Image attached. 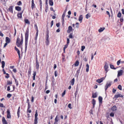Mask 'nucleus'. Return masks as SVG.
<instances>
[{
    "label": "nucleus",
    "instance_id": "1",
    "mask_svg": "<svg viewBox=\"0 0 124 124\" xmlns=\"http://www.w3.org/2000/svg\"><path fill=\"white\" fill-rule=\"evenodd\" d=\"M29 29L27 28L26 29L25 33V51H26L28 45V41L29 36Z\"/></svg>",
    "mask_w": 124,
    "mask_h": 124
},
{
    "label": "nucleus",
    "instance_id": "2",
    "mask_svg": "<svg viewBox=\"0 0 124 124\" xmlns=\"http://www.w3.org/2000/svg\"><path fill=\"white\" fill-rule=\"evenodd\" d=\"M23 43V41H22V40L20 39L19 38H18L17 39L16 42V44L17 47H21L22 46Z\"/></svg>",
    "mask_w": 124,
    "mask_h": 124
},
{
    "label": "nucleus",
    "instance_id": "3",
    "mask_svg": "<svg viewBox=\"0 0 124 124\" xmlns=\"http://www.w3.org/2000/svg\"><path fill=\"white\" fill-rule=\"evenodd\" d=\"M38 111L37 110H36L35 111V119L34 120V124H37L38 123Z\"/></svg>",
    "mask_w": 124,
    "mask_h": 124
},
{
    "label": "nucleus",
    "instance_id": "4",
    "mask_svg": "<svg viewBox=\"0 0 124 124\" xmlns=\"http://www.w3.org/2000/svg\"><path fill=\"white\" fill-rule=\"evenodd\" d=\"M59 120L58 116L57 115L54 119V124H58V121Z\"/></svg>",
    "mask_w": 124,
    "mask_h": 124
},
{
    "label": "nucleus",
    "instance_id": "5",
    "mask_svg": "<svg viewBox=\"0 0 124 124\" xmlns=\"http://www.w3.org/2000/svg\"><path fill=\"white\" fill-rule=\"evenodd\" d=\"M117 77H119L122 75L124 72L123 70H120L118 71Z\"/></svg>",
    "mask_w": 124,
    "mask_h": 124
},
{
    "label": "nucleus",
    "instance_id": "6",
    "mask_svg": "<svg viewBox=\"0 0 124 124\" xmlns=\"http://www.w3.org/2000/svg\"><path fill=\"white\" fill-rule=\"evenodd\" d=\"M104 67L105 71L106 72V73L108 70V64L107 63H106L105 64L104 66Z\"/></svg>",
    "mask_w": 124,
    "mask_h": 124
},
{
    "label": "nucleus",
    "instance_id": "7",
    "mask_svg": "<svg viewBox=\"0 0 124 124\" xmlns=\"http://www.w3.org/2000/svg\"><path fill=\"white\" fill-rule=\"evenodd\" d=\"M7 117L8 118H11V116L9 110L8 109L7 111Z\"/></svg>",
    "mask_w": 124,
    "mask_h": 124
},
{
    "label": "nucleus",
    "instance_id": "8",
    "mask_svg": "<svg viewBox=\"0 0 124 124\" xmlns=\"http://www.w3.org/2000/svg\"><path fill=\"white\" fill-rule=\"evenodd\" d=\"M111 82H108L107 83L105 87V90H106L108 87L110 86L111 85Z\"/></svg>",
    "mask_w": 124,
    "mask_h": 124
},
{
    "label": "nucleus",
    "instance_id": "9",
    "mask_svg": "<svg viewBox=\"0 0 124 124\" xmlns=\"http://www.w3.org/2000/svg\"><path fill=\"white\" fill-rule=\"evenodd\" d=\"M13 6H10L8 8L9 11L12 13H13Z\"/></svg>",
    "mask_w": 124,
    "mask_h": 124
},
{
    "label": "nucleus",
    "instance_id": "10",
    "mask_svg": "<svg viewBox=\"0 0 124 124\" xmlns=\"http://www.w3.org/2000/svg\"><path fill=\"white\" fill-rule=\"evenodd\" d=\"M2 121L3 124H8L7 122L4 117H2Z\"/></svg>",
    "mask_w": 124,
    "mask_h": 124
},
{
    "label": "nucleus",
    "instance_id": "11",
    "mask_svg": "<svg viewBox=\"0 0 124 124\" xmlns=\"http://www.w3.org/2000/svg\"><path fill=\"white\" fill-rule=\"evenodd\" d=\"M120 97H123V96L120 93H118L116 94L115 96V97L116 98H117Z\"/></svg>",
    "mask_w": 124,
    "mask_h": 124
},
{
    "label": "nucleus",
    "instance_id": "12",
    "mask_svg": "<svg viewBox=\"0 0 124 124\" xmlns=\"http://www.w3.org/2000/svg\"><path fill=\"white\" fill-rule=\"evenodd\" d=\"M20 107H18L17 112V115L18 116V118L20 117Z\"/></svg>",
    "mask_w": 124,
    "mask_h": 124
},
{
    "label": "nucleus",
    "instance_id": "13",
    "mask_svg": "<svg viewBox=\"0 0 124 124\" xmlns=\"http://www.w3.org/2000/svg\"><path fill=\"white\" fill-rule=\"evenodd\" d=\"M83 19V16L82 15H80L78 18V20L80 22V23H81L82 22Z\"/></svg>",
    "mask_w": 124,
    "mask_h": 124
},
{
    "label": "nucleus",
    "instance_id": "14",
    "mask_svg": "<svg viewBox=\"0 0 124 124\" xmlns=\"http://www.w3.org/2000/svg\"><path fill=\"white\" fill-rule=\"evenodd\" d=\"M31 68L30 67L28 71V76L29 78L30 76L31 75Z\"/></svg>",
    "mask_w": 124,
    "mask_h": 124
},
{
    "label": "nucleus",
    "instance_id": "15",
    "mask_svg": "<svg viewBox=\"0 0 124 124\" xmlns=\"http://www.w3.org/2000/svg\"><path fill=\"white\" fill-rule=\"evenodd\" d=\"M15 8L16 10L19 11H20L21 9V8L19 6L16 7Z\"/></svg>",
    "mask_w": 124,
    "mask_h": 124
},
{
    "label": "nucleus",
    "instance_id": "16",
    "mask_svg": "<svg viewBox=\"0 0 124 124\" xmlns=\"http://www.w3.org/2000/svg\"><path fill=\"white\" fill-rule=\"evenodd\" d=\"M68 29V30L67 31V32L68 33H70L72 31V27L71 26H69Z\"/></svg>",
    "mask_w": 124,
    "mask_h": 124
},
{
    "label": "nucleus",
    "instance_id": "17",
    "mask_svg": "<svg viewBox=\"0 0 124 124\" xmlns=\"http://www.w3.org/2000/svg\"><path fill=\"white\" fill-rule=\"evenodd\" d=\"M39 64L38 62H36V69L37 70H38L39 68Z\"/></svg>",
    "mask_w": 124,
    "mask_h": 124
},
{
    "label": "nucleus",
    "instance_id": "18",
    "mask_svg": "<svg viewBox=\"0 0 124 124\" xmlns=\"http://www.w3.org/2000/svg\"><path fill=\"white\" fill-rule=\"evenodd\" d=\"M23 12V11L22 12L18 13L17 14V16L18 18H21L22 17V15Z\"/></svg>",
    "mask_w": 124,
    "mask_h": 124
},
{
    "label": "nucleus",
    "instance_id": "19",
    "mask_svg": "<svg viewBox=\"0 0 124 124\" xmlns=\"http://www.w3.org/2000/svg\"><path fill=\"white\" fill-rule=\"evenodd\" d=\"M33 80H35V76L36 75V71H33Z\"/></svg>",
    "mask_w": 124,
    "mask_h": 124
},
{
    "label": "nucleus",
    "instance_id": "20",
    "mask_svg": "<svg viewBox=\"0 0 124 124\" xmlns=\"http://www.w3.org/2000/svg\"><path fill=\"white\" fill-rule=\"evenodd\" d=\"M10 39L8 37H6V42L7 43H9L10 42Z\"/></svg>",
    "mask_w": 124,
    "mask_h": 124
},
{
    "label": "nucleus",
    "instance_id": "21",
    "mask_svg": "<svg viewBox=\"0 0 124 124\" xmlns=\"http://www.w3.org/2000/svg\"><path fill=\"white\" fill-rule=\"evenodd\" d=\"M97 94L96 93V92L95 93H92V97L94 98L96 97H97Z\"/></svg>",
    "mask_w": 124,
    "mask_h": 124
},
{
    "label": "nucleus",
    "instance_id": "22",
    "mask_svg": "<svg viewBox=\"0 0 124 124\" xmlns=\"http://www.w3.org/2000/svg\"><path fill=\"white\" fill-rule=\"evenodd\" d=\"M75 82V79L74 78H73L70 81V82L71 83V84L72 85H73L74 83Z\"/></svg>",
    "mask_w": 124,
    "mask_h": 124
},
{
    "label": "nucleus",
    "instance_id": "23",
    "mask_svg": "<svg viewBox=\"0 0 124 124\" xmlns=\"http://www.w3.org/2000/svg\"><path fill=\"white\" fill-rule=\"evenodd\" d=\"M86 71L87 72H88L89 71V66L88 64L87 63L86 65Z\"/></svg>",
    "mask_w": 124,
    "mask_h": 124
},
{
    "label": "nucleus",
    "instance_id": "24",
    "mask_svg": "<svg viewBox=\"0 0 124 124\" xmlns=\"http://www.w3.org/2000/svg\"><path fill=\"white\" fill-rule=\"evenodd\" d=\"M117 108L116 106H114L111 108V110L113 111H116V110Z\"/></svg>",
    "mask_w": 124,
    "mask_h": 124
},
{
    "label": "nucleus",
    "instance_id": "25",
    "mask_svg": "<svg viewBox=\"0 0 124 124\" xmlns=\"http://www.w3.org/2000/svg\"><path fill=\"white\" fill-rule=\"evenodd\" d=\"M92 103L93 105V108L94 107L95 105V104L96 101L95 100L93 99L92 100Z\"/></svg>",
    "mask_w": 124,
    "mask_h": 124
},
{
    "label": "nucleus",
    "instance_id": "26",
    "mask_svg": "<svg viewBox=\"0 0 124 124\" xmlns=\"http://www.w3.org/2000/svg\"><path fill=\"white\" fill-rule=\"evenodd\" d=\"M24 21L25 23H27L28 24H30V21L28 19H24Z\"/></svg>",
    "mask_w": 124,
    "mask_h": 124
},
{
    "label": "nucleus",
    "instance_id": "27",
    "mask_svg": "<svg viewBox=\"0 0 124 124\" xmlns=\"http://www.w3.org/2000/svg\"><path fill=\"white\" fill-rule=\"evenodd\" d=\"M45 43L46 45L48 46L49 44V39H46Z\"/></svg>",
    "mask_w": 124,
    "mask_h": 124
},
{
    "label": "nucleus",
    "instance_id": "28",
    "mask_svg": "<svg viewBox=\"0 0 124 124\" xmlns=\"http://www.w3.org/2000/svg\"><path fill=\"white\" fill-rule=\"evenodd\" d=\"M65 16V14L64 13V12L62 14V24L63 23V22L64 21V18Z\"/></svg>",
    "mask_w": 124,
    "mask_h": 124
},
{
    "label": "nucleus",
    "instance_id": "29",
    "mask_svg": "<svg viewBox=\"0 0 124 124\" xmlns=\"http://www.w3.org/2000/svg\"><path fill=\"white\" fill-rule=\"evenodd\" d=\"M31 107V106H30L29 107V106H28V108L27 109V112H28V113H30L31 112V110L30 109V108Z\"/></svg>",
    "mask_w": 124,
    "mask_h": 124
},
{
    "label": "nucleus",
    "instance_id": "30",
    "mask_svg": "<svg viewBox=\"0 0 124 124\" xmlns=\"http://www.w3.org/2000/svg\"><path fill=\"white\" fill-rule=\"evenodd\" d=\"M79 63V62L78 61H76L75 63L74 64V65L75 66H78Z\"/></svg>",
    "mask_w": 124,
    "mask_h": 124
},
{
    "label": "nucleus",
    "instance_id": "31",
    "mask_svg": "<svg viewBox=\"0 0 124 124\" xmlns=\"http://www.w3.org/2000/svg\"><path fill=\"white\" fill-rule=\"evenodd\" d=\"M49 4L51 6H52L53 5V0H49Z\"/></svg>",
    "mask_w": 124,
    "mask_h": 124
},
{
    "label": "nucleus",
    "instance_id": "32",
    "mask_svg": "<svg viewBox=\"0 0 124 124\" xmlns=\"http://www.w3.org/2000/svg\"><path fill=\"white\" fill-rule=\"evenodd\" d=\"M49 32L48 31L47 32V34L46 36V39H49Z\"/></svg>",
    "mask_w": 124,
    "mask_h": 124
},
{
    "label": "nucleus",
    "instance_id": "33",
    "mask_svg": "<svg viewBox=\"0 0 124 124\" xmlns=\"http://www.w3.org/2000/svg\"><path fill=\"white\" fill-rule=\"evenodd\" d=\"M5 62L4 61H2L1 62V64L2 65V68H3L5 66Z\"/></svg>",
    "mask_w": 124,
    "mask_h": 124
},
{
    "label": "nucleus",
    "instance_id": "34",
    "mask_svg": "<svg viewBox=\"0 0 124 124\" xmlns=\"http://www.w3.org/2000/svg\"><path fill=\"white\" fill-rule=\"evenodd\" d=\"M15 83L16 84V86H18V81L16 79H15Z\"/></svg>",
    "mask_w": 124,
    "mask_h": 124
},
{
    "label": "nucleus",
    "instance_id": "35",
    "mask_svg": "<svg viewBox=\"0 0 124 124\" xmlns=\"http://www.w3.org/2000/svg\"><path fill=\"white\" fill-rule=\"evenodd\" d=\"M90 14L88 13L86 14L85 16V18L87 19H88L89 17H90Z\"/></svg>",
    "mask_w": 124,
    "mask_h": 124
},
{
    "label": "nucleus",
    "instance_id": "36",
    "mask_svg": "<svg viewBox=\"0 0 124 124\" xmlns=\"http://www.w3.org/2000/svg\"><path fill=\"white\" fill-rule=\"evenodd\" d=\"M26 102L28 103V106H29V107H30V106H31V105L30 104V103L29 102V99H28L27 100Z\"/></svg>",
    "mask_w": 124,
    "mask_h": 124
},
{
    "label": "nucleus",
    "instance_id": "37",
    "mask_svg": "<svg viewBox=\"0 0 124 124\" xmlns=\"http://www.w3.org/2000/svg\"><path fill=\"white\" fill-rule=\"evenodd\" d=\"M17 4L18 5L21 6L22 5V3L21 1H19L17 2Z\"/></svg>",
    "mask_w": 124,
    "mask_h": 124
},
{
    "label": "nucleus",
    "instance_id": "38",
    "mask_svg": "<svg viewBox=\"0 0 124 124\" xmlns=\"http://www.w3.org/2000/svg\"><path fill=\"white\" fill-rule=\"evenodd\" d=\"M7 84L8 85L11 84H12V81H10L9 80H8L7 81Z\"/></svg>",
    "mask_w": 124,
    "mask_h": 124
},
{
    "label": "nucleus",
    "instance_id": "39",
    "mask_svg": "<svg viewBox=\"0 0 124 124\" xmlns=\"http://www.w3.org/2000/svg\"><path fill=\"white\" fill-rule=\"evenodd\" d=\"M110 68H111L112 69H114V70H115L116 69V68H114L113 65H112L111 64H110Z\"/></svg>",
    "mask_w": 124,
    "mask_h": 124
},
{
    "label": "nucleus",
    "instance_id": "40",
    "mask_svg": "<svg viewBox=\"0 0 124 124\" xmlns=\"http://www.w3.org/2000/svg\"><path fill=\"white\" fill-rule=\"evenodd\" d=\"M12 96V95L10 93H8L7 95V97L8 98H10Z\"/></svg>",
    "mask_w": 124,
    "mask_h": 124
},
{
    "label": "nucleus",
    "instance_id": "41",
    "mask_svg": "<svg viewBox=\"0 0 124 124\" xmlns=\"http://www.w3.org/2000/svg\"><path fill=\"white\" fill-rule=\"evenodd\" d=\"M121 16V13L119 12L117 14V16L119 17H120Z\"/></svg>",
    "mask_w": 124,
    "mask_h": 124
},
{
    "label": "nucleus",
    "instance_id": "42",
    "mask_svg": "<svg viewBox=\"0 0 124 124\" xmlns=\"http://www.w3.org/2000/svg\"><path fill=\"white\" fill-rule=\"evenodd\" d=\"M118 88L120 90H121L122 89V86L121 85H119L118 86Z\"/></svg>",
    "mask_w": 124,
    "mask_h": 124
},
{
    "label": "nucleus",
    "instance_id": "43",
    "mask_svg": "<svg viewBox=\"0 0 124 124\" xmlns=\"http://www.w3.org/2000/svg\"><path fill=\"white\" fill-rule=\"evenodd\" d=\"M35 6V4L34 3H33L31 4V7L32 9H33L34 8Z\"/></svg>",
    "mask_w": 124,
    "mask_h": 124
},
{
    "label": "nucleus",
    "instance_id": "44",
    "mask_svg": "<svg viewBox=\"0 0 124 124\" xmlns=\"http://www.w3.org/2000/svg\"><path fill=\"white\" fill-rule=\"evenodd\" d=\"M114 115V113L113 112H111L110 114V116L111 117H113Z\"/></svg>",
    "mask_w": 124,
    "mask_h": 124
},
{
    "label": "nucleus",
    "instance_id": "45",
    "mask_svg": "<svg viewBox=\"0 0 124 124\" xmlns=\"http://www.w3.org/2000/svg\"><path fill=\"white\" fill-rule=\"evenodd\" d=\"M69 37L70 38H73V36L72 35V34L70 33V34L69 36Z\"/></svg>",
    "mask_w": 124,
    "mask_h": 124
},
{
    "label": "nucleus",
    "instance_id": "46",
    "mask_svg": "<svg viewBox=\"0 0 124 124\" xmlns=\"http://www.w3.org/2000/svg\"><path fill=\"white\" fill-rule=\"evenodd\" d=\"M120 62H121V60H119L117 62V65L118 66L119 65Z\"/></svg>",
    "mask_w": 124,
    "mask_h": 124
},
{
    "label": "nucleus",
    "instance_id": "47",
    "mask_svg": "<svg viewBox=\"0 0 124 124\" xmlns=\"http://www.w3.org/2000/svg\"><path fill=\"white\" fill-rule=\"evenodd\" d=\"M0 107L5 108V106H4L3 104V103H0Z\"/></svg>",
    "mask_w": 124,
    "mask_h": 124
},
{
    "label": "nucleus",
    "instance_id": "48",
    "mask_svg": "<svg viewBox=\"0 0 124 124\" xmlns=\"http://www.w3.org/2000/svg\"><path fill=\"white\" fill-rule=\"evenodd\" d=\"M38 34H36V36H35V41L36 42V41H37V37H38Z\"/></svg>",
    "mask_w": 124,
    "mask_h": 124
},
{
    "label": "nucleus",
    "instance_id": "49",
    "mask_svg": "<svg viewBox=\"0 0 124 124\" xmlns=\"http://www.w3.org/2000/svg\"><path fill=\"white\" fill-rule=\"evenodd\" d=\"M96 82L99 83H101V79L97 80H96Z\"/></svg>",
    "mask_w": 124,
    "mask_h": 124
},
{
    "label": "nucleus",
    "instance_id": "50",
    "mask_svg": "<svg viewBox=\"0 0 124 124\" xmlns=\"http://www.w3.org/2000/svg\"><path fill=\"white\" fill-rule=\"evenodd\" d=\"M6 74L7 75L6 76H5V77L7 78H8L9 77V74L7 73H6Z\"/></svg>",
    "mask_w": 124,
    "mask_h": 124
},
{
    "label": "nucleus",
    "instance_id": "51",
    "mask_svg": "<svg viewBox=\"0 0 124 124\" xmlns=\"http://www.w3.org/2000/svg\"><path fill=\"white\" fill-rule=\"evenodd\" d=\"M62 61H63L65 59V56L64 54H62Z\"/></svg>",
    "mask_w": 124,
    "mask_h": 124
},
{
    "label": "nucleus",
    "instance_id": "52",
    "mask_svg": "<svg viewBox=\"0 0 124 124\" xmlns=\"http://www.w3.org/2000/svg\"><path fill=\"white\" fill-rule=\"evenodd\" d=\"M99 100L100 103V105L101 103V96H99L98 98Z\"/></svg>",
    "mask_w": 124,
    "mask_h": 124
},
{
    "label": "nucleus",
    "instance_id": "53",
    "mask_svg": "<svg viewBox=\"0 0 124 124\" xmlns=\"http://www.w3.org/2000/svg\"><path fill=\"white\" fill-rule=\"evenodd\" d=\"M85 48V46H81V50L82 51H83L84 49Z\"/></svg>",
    "mask_w": 124,
    "mask_h": 124
},
{
    "label": "nucleus",
    "instance_id": "54",
    "mask_svg": "<svg viewBox=\"0 0 124 124\" xmlns=\"http://www.w3.org/2000/svg\"><path fill=\"white\" fill-rule=\"evenodd\" d=\"M68 44H66V45H65L64 46V47H63V49H66V48L67 47H68Z\"/></svg>",
    "mask_w": 124,
    "mask_h": 124
},
{
    "label": "nucleus",
    "instance_id": "55",
    "mask_svg": "<svg viewBox=\"0 0 124 124\" xmlns=\"http://www.w3.org/2000/svg\"><path fill=\"white\" fill-rule=\"evenodd\" d=\"M65 93H66V91H65V90L64 91L63 93H62V97H63V96L64 95H65Z\"/></svg>",
    "mask_w": 124,
    "mask_h": 124
},
{
    "label": "nucleus",
    "instance_id": "56",
    "mask_svg": "<svg viewBox=\"0 0 124 124\" xmlns=\"http://www.w3.org/2000/svg\"><path fill=\"white\" fill-rule=\"evenodd\" d=\"M68 107L70 109L72 108V107H71V104L70 103L68 105Z\"/></svg>",
    "mask_w": 124,
    "mask_h": 124
},
{
    "label": "nucleus",
    "instance_id": "57",
    "mask_svg": "<svg viewBox=\"0 0 124 124\" xmlns=\"http://www.w3.org/2000/svg\"><path fill=\"white\" fill-rule=\"evenodd\" d=\"M34 97L32 96L31 97V101L32 102H34Z\"/></svg>",
    "mask_w": 124,
    "mask_h": 124
},
{
    "label": "nucleus",
    "instance_id": "58",
    "mask_svg": "<svg viewBox=\"0 0 124 124\" xmlns=\"http://www.w3.org/2000/svg\"><path fill=\"white\" fill-rule=\"evenodd\" d=\"M15 32L14 34V36H15L16 33V30L15 27L14 28Z\"/></svg>",
    "mask_w": 124,
    "mask_h": 124
},
{
    "label": "nucleus",
    "instance_id": "59",
    "mask_svg": "<svg viewBox=\"0 0 124 124\" xmlns=\"http://www.w3.org/2000/svg\"><path fill=\"white\" fill-rule=\"evenodd\" d=\"M106 14L107 15H108L109 17H110V14L109 12L108 11H106Z\"/></svg>",
    "mask_w": 124,
    "mask_h": 124
},
{
    "label": "nucleus",
    "instance_id": "60",
    "mask_svg": "<svg viewBox=\"0 0 124 124\" xmlns=\"http://www.w3.org/2000/svg\"><path fill=\"white\" fill-rule=\"evenodd\" d=\"M53 20H52L51 21V27H52V25H53Z\"/></svg>",
    "mask_w": 124,
    "mask_h": 124
},
{
    "label": "nucleus",
    "instance_id": "61",
    "mask_svg": "<svg viewBox=\"0 0 124 124\" xmlns=\"http://www.w3.org/2000/svg\"><path fill=\"white\" fill-rule=\"evenodd\" d=\"M50 9L51 10L53 11L54 12H55V11L53 10V8L51 7L50 8Z\"/></svg>",
    "mask_w": 124,
    "mask_h": 124
},
{
    "label": "nucleus",
    "instance_id": "62",
    "mask_svg": "<svg viewBox=\"0 0 124 124\" xmlns=\"http://www.w3.org/2000/svg\"><path fill=\"white\" fill-rule=\"evenodd\" d=\"M70 40L68 38L67 39V44H68L69 43Z\"/></svg>",
    "mask_w": 124,
    "mask_h": 124
},
{
    "label": "nucleus",
    "instance_id": "63",
    "mask_svg": "<svg viewBox=\"0 0 124 124\" xmlns=\"http://www.w3.org/2000/svg\"><path fill=\"white\" fill-rule=\"evenodd\" d=\"M78 91L77 90L75 93V96H76V95L78 94Z\"/></svg>",
    "mask_w": 124,
    "mask_h": 124
},
{
    "label": "nucleus",
    "instance_id": "64",
    "mask_svg": "<svg viewBox=\"0 0 124 124\" xmlns=\"http://www.w3.org/2000/svg\"><path fill=\"white\" fill-rule=\"evenodd\" d=\"M121 10L122 14L124 15V9H122Z\"/></svg>",
    "mask_w": 124,
    "mask_h": 124
}]
</instances>
